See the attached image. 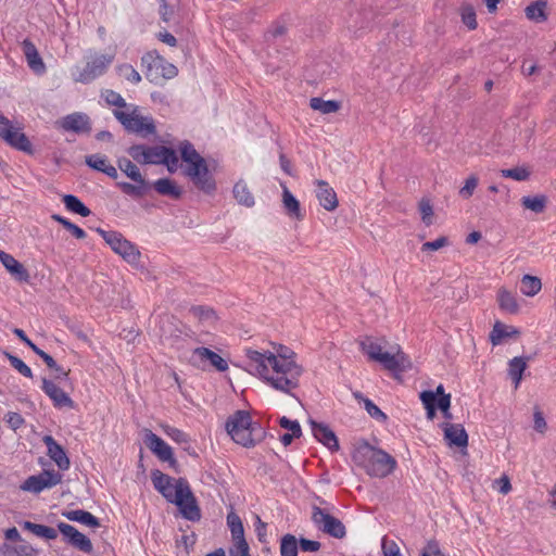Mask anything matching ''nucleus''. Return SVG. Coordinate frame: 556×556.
<instances>
[{"mask_svg":"<svg viewBox=\"0 0 556 556\" xmlns=\"http://www.w3.org/2000/svg\"><path fill=\"white\" fill-rule=\"evenodd\" d=\"M250 366L275 390L287 394L299 387L300 377L304 369L294 361L295 353L285 345H279L277 354L261 353L248 350Z\"/></svg>","mask_w":556,"mask_h":556,"instance_id":"1","label":"nucleus"},{"mask_svg":"<svg viewBox=\"0 0 556 556\" xmlns=\"http://www.w3.org/2000/svg\"><path fill=\"white\" fill-rule=\"evenodd\" d=\"M354 463L375 478H384L396 468L395 458L381 448L374 447L368 442L357 446L352 455Z\"/></svg>","mask_w":556,"mask_h":556,"instance_id":"2","label":"nucleus"},{"mask_svg":"<svg viewBox=\"0 0 556 556\" xmlns=\"http://www.w3.org/2000/svg\"><path fill=\"white\" fill-rule=\"evenodd\" d=\"M157 491L169 503L178 506L185 519L190 521H199L201 519V509L185 478H172L168 483H165L164 486H160Z\"/></svg>","mask_w":556,"mask_h":556,"instance_id":"3","label":"nucleus"},{"mask_svg":"<svg viewBox=\"0 0 556 556\" xmlns=\"http://www.w3.org/2000/svg\"><path fill=\"white\" fill-rule=\"evenodd\" d=\"M226 430L237 444L244 447L255 446L266 434L258 424L252 421L250 413L242 409L228 417Z\"/></svg>","mask_w":556,"mask_h":556,"instance_id":"4","label":"nucleus"},{"mask_svg":"<svg viewBox=\"0 0 556 556\" xmlns=\"http://www.w3.org/2000/svg\"><path fill=\"white\" fill-rule=\"evenodd\" d=\"M96 231L110 245L114 253L118 254L126 263L135 268L141 267V252L131 241L121 232L97 228Z\"/></svg>","mask_w":556,"mask_h":556,"instance_id":"5","label":"nucleus"},{"mask_svg":"<svg viewBox=\"0 0 556 556\" xmlns=\"http://www.w3.org/2000/svg\"><path fill=\"white\" fill-rule=\"evenodd\" d=\"M113 114L128 132L141 135L143 137L156 134L153 117L140 115L138 106H132L130 113L115 110Z\"/></svg>","mask_w":556,"mask_h":556,"instance_id":"6","label":"nucleus"},{"mask_svg":"<svg viewBox=\"0 0 556 556\" xmlns=\"http://www.w3.org/2000/svg\"><path fill=\"white\" fill-rule=\"evenodd\" d=\"M141 66L144 68V75L151 83H157L160 78H174L178 70L172 63L157 54L149 52L141 58Z\"/></svg>","mask_w":556,"mask_h":556,"instance_id":"7","label":"nucleus"},{"mask_svg":"<svg viewBox=\"0 0 556 556\" xmlns=\"http://www.w3.org/2000/svg\"><path fill=\"white\" fill-rule=\"evenodd\" d=\"M312 521L314 526L325 534L334 539H343L346 535V528L343 522L332 516L328 510L319 506H312Z\"/></svg>","mask_w":556,"mask_h":556,"instance_id":"8","label":"nucleus"},{"mask_svg":"<svg viewBox=\"0 0 556 556\" xmlns=\"http://www.w3.org/2000/svg\"><path fill=\"white\" fill-rule=\"evenodd\" d=\"M0 138L16 150L33 153V146L27 136L20 129H15L3 114H0Z\"/></svg>","mask_w":556,"mask_h":556,"instance_id":"9","label":"nucleus"},{"mask_svg":"<svg viewBox=\"0 0 556 556\" xmlns=\"http://www.w3.org/2000/svg\"><path fill=\"white\" fill-rule=\"evenodd\" d=\"M113 55L97 54L91 60L87 61L86 66L73 74L74 80L83 84H89L97 77L103 75L109 65L113 62Z\"/></svg>","mask_w":556,"mask_h":556,"instance_id":"10","label":"nucleus"},{"mask_svg":"<svg viewBox=\"0 0 556 556\" xmlns=\"http://www.w3.org/2000/svg\"><path fill=\"white\" fill-rule=\"evenodd\" d=\"M185 174L191 179L193 185L201 191L210 194L216 190V182L210 173L206 161L201 160L193 166H188Z\"/></svg>","mask_w":556,"mask_h":556,"instance_id":"11","label":"nucleus"},{"mask_svg":"<svg viewBox=\"0 0 556 556\" xmlns=\"http://www.w3.org/2000/svg\"><path fill=\"white\" fill-rule=\"evenodd\" d=\"M62 481V475L55 470H43L39 475L29 476L22 484L21 490L38 494L51 489Z\"/></svg>","mask_w":556,"mask_h":556,"instance_id":"12","label":"nucleus"},{"mask_svg":"<svg viewBox=\"0 0 556 556\" xmlns=\"http://www.w3.org/2000/svg\"><path fill=\"white\" fill-rule=\"evenodd\" d=\"M146 164L165 165L169 173H175L178 167V156L174 149L164 146L147 147Z\"/></svg>","mask_w":556,"mask_h":556,"instance_id":"13","label":"nucleus"},{"mask_svg":"<svg viewBox=\"0 0 556 556\" xmlns=\"http://www.w3.org/2000/svg\"><path fill=\"white\" fill-rule=\"evenodd\" d=\"M144 443L162 462H167L170 466L177 464L172 447L151 430L146 431Z\"/></svg>","mask_w":556,"mask_h":556,"instance_id":"14","label":"nucleus"},{"mask_svg":"<svg viewBox=\"0 0 556 556\" xmlns=\"http://www.w3.org/2000/svg\"><path fill=\"white\" fill-rule=\"evenodd\" d=\"M59 126L65 131H73L75 134H89L91 131L90 118L81 112L64 116L59 121Z\"/></svg>","mask_w":556,"mask_h":556,"instance_id":"15","label":"nucleus"},{"mask_svg":"<svg viewBox=\"0 0 556 556\" xmlns=\"http://www.w3.org/2000/svg\"><path fill=\"white\" fill-rule=\"evenodd\" d=\"M376 362L382 364L393 374L404 372L412 367L409 358L402 351H397L395 354L383 352Z\"/></svg>","mask_w":556,"mask_h":556,"instance_id":"16","label":"nucleus"},{"mask_svg":"<svg viewBox=\"0 0 556 556\" xmlns=\"http://www.w3.org/2000/svg\"><path fill=\"white\" fill-rule=\"evenodd\" d=\"M42 391L51 399L53 405L58 408L62 407H74V401L70 397L67 393H65L61 388H59L53 381L42 378Z\"/></svg>","mask_w":556,"mask_h":556,"instance_id":"17","label":"nucleus"},{"mask_svg":"<svg viewBox=\"0 0 556 556\" xmlns=\"http://www.w3.org/2000/svg\"><path fill=\"white\" fill-rule=\"evenodd\" d=\"M42 442L47 446L48 456L55 463L60 470H67L71 466L65 450L51 435H45Z\"/></svg>","mask_w":556,"mask_h":556,"instance_id":"18","label":"nucleus"},{"mask_svg":"<svg viewBox=\"0 0 556 556\" xmlns=\"http://www.w3.org/2000/svg\"><path fill=\"white\" fill-rule=\"evenodd\" d=\"M314 438L330 451L339 450V442L334 432L325 424L309 420Z\"/></svg>","mask_w":556,"mask_h":556,"instance_id":"19","label":"nucleus"},{"mask_svg":"<svg viewBox=\"0 0 556 556\" xmlns=\"http://www.w3.org/2000/svg\"><path fill=\"white\" fill-rule=\"evenodd\" d=\"M444 439L450 446L467 447L468 434L459 424H443Z\"/></svg>","mask_w":556,"mask_h":556,"instance_id":"20","label":"nucleus"},{"mask_svg":"<svg viewBox=\"0 0 556 556\" xmlns=\"http://www.w3.org/2000/svg\"><path fill=\"white\" fill-rule=\"evenodd\" d=\"M317 190L316 197L319 201V204L326 211H334L338 207V198L337 193L330 185L325 180H316Z\"/></svg>","mask_w":556,"mask_h":556,"instance_id":"21","label":"nucleus"},{"mask_svg":"<svg viewBox=\"0 0 556 556\" xmlns=\"http://www.w3.org/2000/svg\"><path fill=\"white\" fill-rule=\"evenodd\" d=\"M22 49L26 58L28 66L37 74L46 72V65L36 48V46L29 40L24 39L22 42Z\"/></svg>","mask_w":556,"mask_h":556,"instance_id":"22","label":"nucleus"},{"mask_svg":"<svg viewBox=\"0 0 556 556\" xmlns=\"http://www.w3.org/2000/svg\"><path fill=\"white\" fill-rule=\"evenodd\" d=\"M85 163L92 169L103 173L112 179H116L118 174L117 169L109 163L105 155L100 153L87 155Z\"/></svg>","mask_w":556,"mask_h":556,"instance_id":"23","label":"nucleus"},{"mask_svg":"<svg viewBox=\"0 0 556 556\" xmlns=\"http://www.w3.org/2000/svg\"><path fill=\"white\" fill-rule=\"evenodd\" d=\"M189 315L204 327H213L218 319L216 312L212 307L205 305L191 306L189 308Z\"/></svg>","mask_w":556,"mask_h":556,"instance_id":"24","label":"nucleus"},{"mask_svg":"<svg viewBox=\"0 0 556 556\" xmlns=\"http://www.w3.org/2000/svg\"><path fill=\"white\" fill-rule=\"evenodd\" d=\"M282 204L288 216L298 220L303 219L300 202L286 186H282Z\"/></svg>","mask_w":556,"mask_h":556,"instance_id":"25","label":"nucleus"},{"mask_svg":"<svg viewBox=\"0 0 556 556\" xmlns=\"http://www.w3.org/2000/svg\"><path fill=\"white\" fill-rule=\"evenodd\" d=\"M152 187L157 193L167 195L174 200H178L182 195L181 189L169 178L157 179L153 182Z\"/></svg>","mask_w":556,"mask_h":556,"instance_id":"26","label":"nucleus"},{"mask_svg":"<svg viewBox=\"0 0 556 556\" xmlns=\"http://www.w3.org/2000/svg\"><path fill=\"white\" fill-rule=\"evenodd\" d=\"M136 184H130L126 181L118 182L117 186L121 190L130 197L134 198H142L144 197L151 188V185L143 178L139 180H134Z\"/></svg>","mask_w":556,"mask_h":556,"instance_id":"27","label":"nucleus"},{"mask_svg":"<svg viewBox=\"0 0 556 556\" xmlns=\"http://www.w3.org/2000/svg\"><path fill=\"white\" fill-rule=\"evenodd\" d=\"M5 269L21 282L29 281V273L22 263L15 260L11 254L1 263Z\"/></svg>","mask_w":556,"mask_h":556,"instance_id":"28","label":"nucleus"},{"mask_svg":"<svg viewBox=\"0 0 556 556\" xmlns=\"http://www.w3.org/2000/svg\"><path fill=\"white\" fill-rule=\"evenodd\" d=\"M62 516L71 521L80 522L91 528H97L100 526L99 519L87 510H65L62 513Z\"/></svg>","mask_w":556,"mask_h":556,"instance_id":"29","label":"nucleus"},{"mask_svg":"<svg viewBox=\"0 0 556 556\" xmlns=\"http://www.w3.org/2000/svg\"><path fill=\"white\" fill-rule=\"evenodd\" d=\"M194 354L198 355L201 359L210 361L211 365L219 371H225L228 369L227 362L220 355L207 348H197L194 350Z\"/></svg>","mask_w":556,"mask_h":556,"instance_id":"30","label":"nucleus"},{"mask_svg":"<svg viewBox=\"0 0 556 556\" xmlns=\"http://www.w3.org/2000/svg\"><path fill=\"white\" fill-rule=\"evenodd\" d=\"M498 306L509 314H517L519 305L515 295L506 289H501L497 294Z\"/></svg>","mask_w":556,"mask_h":556,"instance_id":"31","label":"nucleus"},{"mask_svg":"<svg viewBox=\"0 0 556 556\" xmlns=\"http://www.w3.org/2000/svg\"><path fill=\"white\" fill-rule=\"evenodd\" d=\"M233 197L237 200V202L241 205H244L247 207H252L255 203L254 197L249 190L247 184L243 180H239L233 186Z\"/></svg>","mask_w":556,"mask_h":556,"instance_id":"32","label":"nucleus"},{"mask_svg":"<svg viewBox=\"0 0 556 556\" xmlns=\"http://www.w3.org/2000/svg\"><path fill=\"white\" fill-rule=\"evenodd\" d=\"M23 529L30 531L39 538L47 540H54L58 538V531L51 527L34 523L31 521H24L22 523Z\"/></svg>","mask_w":556,"mask_h":556,"instance_id":"33","label":"nucleus"},{"mask_svg":"<svg viewBox=\"0 0 556 556\" xmlns=\"http://www.w3.org/2000/svg\"><path fill=\"white\" fill-rule=\"evenodd\" d=\"M542 289L541 279L536 276L525 275L521 278L520 291L527 296H534Z\"/></svg>","mask_w":556,"mask_h":556,"instance_id":"34","label":"nucleus"},{"mask_svg":"<svg viewBox=\"0 0 556 556\" xmlns=\"http://www.w3.org/2000/svg\"><path fill=\"white\" fill-rule=\"evenodd\" d=\"M65 207L83 217H87L91 214V211L76 197L73 194H65L62 199Z\"/></svg>","mask_w":556,"mask_h":556,"instance_id":"35","label":"nucleus"},{"mask_svg":"<svg viewBox=\"0 0 556 556\" xmlns=\"http://www.w3.org/2000/svg\"><path fill=\"white\" fill-rule=\"evenodd\" d=\"M309 106L315 111L321 112L323 114H330L339 111L340 102L336 100H324L323 98L315 97L311 99Z\"/></svg>","mask_w":556,"mask_h":556,"instance_id":"36","label":"nucleus"},{"mask_svg":"<svg viewBox=\"0 0 556 556\" xmlns=\"http://www.w3.org/2000/svg\"><path fill=\"white\" fill-rule=\"evenodd\" d=\"M546 2L545 1H535L529 4L526 10L527 18L534 21L536 23H542L546 21L547 15L545 13Z\"/></svg>","mask_w":556,"mask_h":556,"instance_id":"37","label":"nucleus"},{"mask_svg":"<svg viewBox=\"0 0 556 556\" xmlns=\"http://www.w3.org/2000/svg\"><path fill=\"white\" fill-rule=\"evenodd\" d=\"M520 332L516 328H510V331L507 330L506 326L500 321H496L493 326V329L490 333V340L493 345H497L504 338L518 336Z\"/></svg>","mask_w":556,"mask_h":556,"instance_id":"38","label":"nucleus"},{"mask_svg":"<svg viewBox=\"0 0 556 556\" xmlns=\"http://www.w3.org/2000/svg\"><path fill=\"white\" fill-rule=\"evenodd\" d=\"M179 149L181 159L188 166H193V164H198L199 161L204 160L188 140L182 141Z\"/></svg>","mask_w":556,"mask_h":556,"instance_id":"39","label":"nucleus"},{"mask_svg":"<svg viewBox=\"0 0 556 556\" xmlns=\"http://www.w3.org/2000/svg\"><path fill=\"white\" fill-rule=\"evenodd\" d=\"M546 203H547V197L543 195V194L534 195V197L527 195V197H522V199H521L522 206L527 210L534 212V213H542L546 207Z\"/></svg>","mask_w":556,"mask_h":556,"instance_id":"40","label":"nucleus"},{"mask_svg":"<svg viewBox=\"0 0 556 556\" xmlns=\"http://www.w3.org/2000/svg\"><path fill=\"white\" fill-rule=\"evenodd\" d=\"M508 374L510 378L514 380L515 386L518 387L522 379V374L527 367V363L523 357H514L509 361Z\"/></svg>","mask_w":556,"mask_h":556,"instance_id":"41","label":"nucleus"},{"mask_svg":"<svg viewBox=\"0 0 556 556\" xmlns=\"http://www.w3.org/2000/svg\"><path fill=\"white\" fill-rule=\"evenodd\" d=\"M299 541L293 534H285L280 540L281 556H298Z\"/></svg>","mask_w":556,"mask_h":556,"instance_id":"42","label":"nucleus"},{"mask_svg":"<svg viewBox=\"0 0 556 556\" xmlns=\"http://www.w3.org/2000/svg\"><path fill=\"white\" fill-rule=\"evenodd\" d=\"M361 349L369 357V359L375 362L383 353L381 344L370 337H367L361 342Z\"/></svg>","mask_w":556,"mask_h":556,"instance_id":"43","label":"nucleus"},{"mask_svg":"<svg viewBox=\"0 0 556 556\" xmlns=\"http://www.w3.org/2000/svg\"><path fill=\"white\" fill-rule=\"evenodd\" d=\"M118 168L131 180L141 179L142 175L136 164L126 157L117 160Z\"/></svg>","mask_w":556,"mask_h":556,"instance_id":"44","label":"nucleus"},{"mask_svg":"<svg viewBox=\"0 0 556 556\" xmlns=\"http://www.w3.org/2000/svg\"><path fill=\"white\" fill-rule=\"evenodd\" d=\"M51 218L55 222H58L59 224H61L66 230H68L76 239H85L87 237V233L86 231L78 227L77 225H75L74 223L70 222L67 218L59 215V214H53L51 216Z\"/></svg>","mask_w":556,"mask_h":556,"instance_id":"45","label":"nucleus"},{"mask_svg":"<svg viewBox=\"0 0 556 556\" xmlns=\"http://www.w3.org/2000/svg\"><path fill=\"white\" fill-rule=\"evenodd\" d=\"M476 11L471 4L465 3L460 7V17L464 25L468 27V29L473 30L477 28L478 23L476 18Z\"/></svg>","mask_w":556,"mask_h":556,"instance_id":"46","label":"nucleus"},{"mask_svg":"<svg viewBox=\"0 0 556 556\" xmlns=\"http://www.w3.org/2000/svg\"><path fill=\"white\" fill-rule=\"evenodd\" d=\"M70 545L86 554H90L93 551V546L90 539H88L84 533L79 531H77L76 534L73 536Z\"/></svg>","mask_w":556,"mask_h":556,"instance_id":"47","label":"nucleus"},{"mask_svg":"<svg viewBox=\"0 0 556 556\" xmlns=\"http://www.w3.org/2000/svg\"><path fill=\"white\" fill-rule=\"evenodd\" d=\"M227 523L230 528L231 535L233 539L244 536V528L242 521L238 515L230 513L227 516Z\"/></svg>","mask_w":556,"mask_h":556,"instance_id":"48","label":"nucleus"},{"mask_svg":"<svg viewBox=\"0 0 556 556\" xmlns=\"http://www.w3.org/2000/svg\"><path fill=\"white\" fill-rule=\"evenodd\" d=\"M117 73L121 77L132 84H139L141 81L140 74L130 64H122L117 66Z\"/></svg>","mask_w":556,"mask_h":556,"instance_id":"49","label":"nucleus"},{"mask_svg":"<svg viewBox=\"0 0 556 556\" xmlns=\"http://www.w3.org/2000/svg\"><path fill=\"white\" fill-rule=\"evenodd\" d=\"M501 174L505 178H511L517 181H525L529 178L530 172L525 167H513L508 169H502Z\"/></svg>","mask_w":556,"mask_h":556,"instance_id":"50","label":"nucleus"},{"mask_svg":"<svg viewBox=\"0 0 556 556\" xmlns=\"http://www.w3.org/2000/svg\"><path fill=\"white\" fill-rule=\"evenodd\" d=\"M11 366L15 368L21 375L27 378L33 377V371L29 366H27L20 357L12 355L10 353L5 354Z\"/></svg>","mask_w":556,"mask_h":556,"instance_id":"51","label":"nucleus"},{"mask_svg":"<svg viewBox=\"0 0 556 556\" xmlns=\"http://www.w3.org/2000/svg\"><path fill=\"white\" fill-rule=\"evenodd\" d=\"M102 97L109 105L117 108H126L127 103L125 99L116 91L106 89L102 92Z\"/></svg>","mask_w":556,"mask_h":556,"instance_id":"52","label":"nucleus"},{"mask_svg":"<svg viewBox=\"0 0 556 556\" xmlns=\"http://www.w3.org/2000/svg\"><path fill=\"white\" fill-rule=\"evenodd\" d=\"M364 407L368 415L377 420L386 421L387 415L369 399H363Z\"/></svg>","mask_w":556,"mask_h":556,"instance_id":"53","label":"nucleus"},{"mask_svg":"<svg viewBox=\"0 0 556 556\" xmlns=\"http://www.w3.org/2000/svg\"><path fill=\"white\" fill-rule=\"evenodd\" d=\"M279 425L281 428L289 430V433H293L296 438L302 435V429L298 420H291L286 416H282L279 419Z\"/></svg>","mask_w":556,"mask_h":556,"instance_id":"54","label":"nucleus"},{"mask_svg":"<svg viewBox=\"0 0 556 556\" xmlns=\"http://www.w3.org/2000/svg\"><path fill=\"white\" fill-rule=\"evenodd\" d=\"M159 3H160L159 13H160L161 20L164 23L170 22L175 15V5L169 4L166 0H159Z\"/></svg>","mask_w":556,"mask_h":556,"instance_id":"55","label":"nucleus"},{"mask_svg":"<svg viewBox=\"0 0 556 556\" xmlns=\"http://www.w3.org/2000/svg\"><path fill=\"white\" fill-rule=\"evenodd\" d=\"M478 177L475 175L468 177L465 185L459 190V195L464 199H469L473 194V191L478 186Z\"/></svg>","mask_w":556,"mask_h":556,"instance_id":"56","label":"nucleus"},{"mask_svg":"<svg viewBox=\"0 0 556 556\" xmlns=\"http://www.w3.org/2000/svg\"><path fill=\"white\" fill-rule=\"evenodd\" d=\"M128 154L138 163L146 164L147 146L134 144L128 149Z\"/></svg>","mask_w":556,"mask_h":556,"instance_id":"57","label":"nucleus"},{"mask_svg":"<svg viewBox=\"0 0 556 556\" xmlns=\"http://www.w3.org/2000/svg\"><path fill=\"white\" fill-rule=\"evenodd\" d=\"M447 244H448L447 237L441 236V237H439L438 239H435L433 241L425 242L421 245V251L422 252H426V251H438L441 248L446 247Z\"/></svg>","mask_w":556,"mask_h":556,"instance_id":"58","label":"nucleus"},{"mask_svg":"<svg viewBox=\"0 0 556 556\" xmlns=\"http://www.w3.org/2000/svg\"><path fill=\"white\" fill-rule=\"evenodd\" d=\"M420 556H445L441 551L439 543L435 540H430L427 542L426 546L422 548Z\"/></svg>","mask_w":556,"mask_h":556,"instance_id":"59","label":"nucleus"},{"mask_svg":"<svg viewBox=\"0 0 556 556\" xmlns=\"http://www.w3.org/2000/svg\"><path fill=\"white\" fill-rule=\"evenodd\" d=\"M151 480L154 489L157 491L160 486H164L165 483H168V481L172 480V477L163 473L159 469H154L151 471Z\"/></svg>","mask_w":556,"mask_h":556,"instance_id":"60","label":"nucleus"},{"mask_svg":"<svg viewBox=\"0 0 556 556\" xmlns=\"http://www.w3.org/2000/svg\"><path fill=\"white\" fill-rule=\"evenodd\" d=\"M58 530L63 535V538L67 544H71L73 536L78 531L75 527H73L72 525L65 523V522H59Z\"/></svg>","mask_w":556,"mask_h":556,"instance_id":"61","label":"nucleus"},{"mask_svg":"<svg viewBox=\"0 0 556 556\" xmlns=\"http://www.w3.org/2000/svg\"><path fill=\"white\" fill-rule=\"evenodd\" d=\"M235 540V548L230 549V556L236 555H250L249 554V544L247 543L244 536L233 539Z\"/></svg>","mask_w":556,"mask_h":556,"instance_id":"62","label":"nucleus"},{"mask_svg":"<svg viewBox=\"0 0 556 556\" xmlns=\"http://www.w3.org/2000/svg\"><path fill=\"white\" fill-rule=\"evenodd\" d=\"M165 433L177 443H186L189 441L187 433L174 427H167Z\"/></svg>","mask_w":556,"mask_h":556,"instance_id":"63","label":"nucleus"},{"mask_svg":"<svg viewBox=\"0 0 556 556\" xmlns=\"http://www.w3.org/2000/svg\"><path fill=\"white\" fill-rule=\"evenodd\" d=\"M20 542L21 544L14 548L17 556H34L36 554L35 548L30 544L23 540Z\"/></svg>","mask_w":556,"mask_h":556,"instance_id":"64","label":"nucleus"}]
</instances>
